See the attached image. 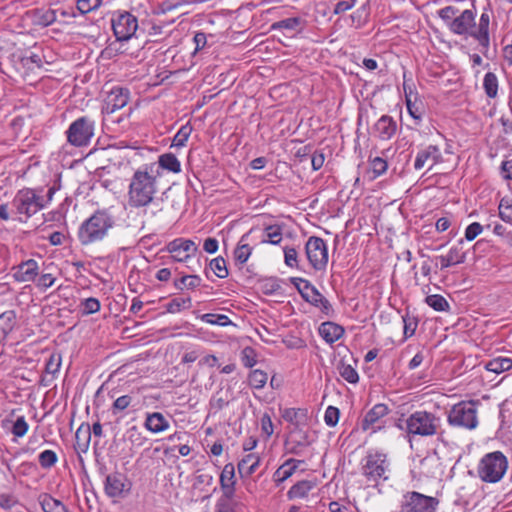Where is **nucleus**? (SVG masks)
Listing matches in <instances>:
<instances>
[{"instance_id":"nucleus-1","label":"nucleus","mask_w":512,"mask_h":512,"mask_svg":"<svg viewBox=\"0 0 512 512\" xmlns=\"http://www.w3.org/2000/svg\"><path fill=\"white\" fill-rule=\"evenodd\" d=\"M438 16L455 35L471 37L487 50L490 45V14L483 12L476 24V12L471 9L460 11L455 6H446L438 10Z\"/></svg>"},{"instance_id":"nucleus-2","label":"nucleus","mask_w":512,"mask_h":512,"mask_svg":"<svg viewBox=\"0 0 512 512\" xmlns=\"http://www.w3.org/2000/svg\"><path fill=\"white\" fill-rule=\"evenodd\" d=\"M397 427L405 432L409 441L415 437H433L441 430V418L433 412L417 410L406 419H400Z\"/></svg>"},{"instance_id":"nucleus-3","label":"nucleus","mask_w":512,"mask_h":512,"mask_svg":"<svg viewBox=\"0 0 512 512\" xmlns=\"http://www.w3.org/2000/svg\"><path fill=\"white\" fill-rule=\"evenodd\" d=\"M157 178L146 170H137L132 175L128 187V205L140 207L156 199Z\"/></svg>"},{"instance_id":"nucleus-4","label":"nucleus","mask_w":512,"mask_h":512,"mask_svg":"<svg viewBox=\"0 0 512 512\" xmlns=\"http://www.w3.org/2000/svg\"><path fill=\"white\" fill-rule=\"evenodd\" d=\"M508 469V459L501 451L485 454L477 466L478 477L485 483H498Z\"/></svg>"},{"instance_id":"nucleus-5","label":"nucleus","mask_w":512,"mask_h":512,"mask_svg":"<svg viewBox=\"0 0 512 512\" xmlns=\"http://www.w3.org/2000/svg\"><path fill=\"white\" fill-rule=\"evenodd\" d=\"M362 475L367 483L377 485L388 479L390 463L387 455L380 451H369L361 463Z\"/></svg>"},{"instance_id":"nucleus-6","label":"nucleus","mask_w":512,"mask_h":512,"mask_svg":"<svg viewBox=\"0 0 512 512\" xmlns=\"http://www.w3.org/2000/svg\"><path fill=\"white\" fill-rule=\"evenodd\" d=\"M42 208V198L33 189L19 190L12 201V221L26 222Z\"/></svg>"},{"instance_id":"nucleus-7","label":"nucleus","mask_w":512,"mask_h":512,"mask_svg":"<svg viewBox=\"0 0 512 512\" xmlns=\"http://www.w3.org/2000/svg\"><path fill=\"white\" fill-rule=\"evenodd\" d=\"M447 422L456 428L476 429L479 424L478 403L476 401H461L453 405L448 412Z\"/></svg>"},{"instance_id":"nucleus-8","label":"nucleus","mask_w":512,"mask_h":512,"mask_svg":"<svg viewBox=\"0 0 512 512\" xmlns=\"http://www.w3.org/2000/svg\"><path fill=\"white\" fill-rule=\"evenodd\" d=\"M95 121L82 116L73 121L66 131L67 141L75 147L87 146L94 136Z\"/></svg>"},{"instance_id":"nucleus-9","label":"nucleus","mask_w":512,"mask_h":512,"mask_svg":"<svg viewBox=\"0 0 512 512\" xmlns=\"http://www.w3.org/2000/svg\"><path fill=\"white\" fill-rule=\"evenodd\" d=\"M112 29L117 41H128L138 29V20L130 12L118 11L113 14Z\"/></svg>"},{"instance_id":"nucleus-10","label":"nucleus","mask_w":512,"mask_h":512,"mask_svg":"<svg viewBox=\"0 0 512 512\" xmlns=\"http://www.w3.org/2000/svg\"><path fill=\"white\" fill-rule=\"evenodd\" d=\"M438 505L437 498L412 491L404 495L401 512H436Z\"/></svg>"},{"instance_id":"nucleus-11","label":"nucleus","mask_w":512,"mask_h":512,"mask_svg":"<svg viewBox=\"0 0 512 512\" xmlns=\"http://www.w3.org/2000/svg\"><path fill=\"white\" fill-rule=\"evenodd\" d=\"M307 259L317 271L324 270L328 263V249L326 243L318 237H310L305 246Z\"/></svg>"},{"instance_id":"nucleus-12","label":"nucleus","mask_w":512,"mask_h":512,"mask_svg":"<svg viewBox=\"0 0 512 512\" xmlns=\"http://www.w3.org/2000/svg\"><path fill=\"white\" fill-rule=\"evenodd\" d=\"M130 490L131 484L124 474L113 472L106 475L104 480V492L109 498H124L129 494Z\"/></svg>"},{"instance_id":"nucleus-13","label":"nucleus","mask_w":512,"mask_h":512,"mask_svg":"<svg viewBox=\"0 0 512 512\" xmlns=\"http://www.w3.org/2000/svg\"><path fill=\"white\" fill-rule=\"evenodd\" d=\"M164 251L170 253L171 258L176 262H187L197 253L198 247L190 239L176 238L166 245Z\"/></svg>"},{"instance_id":"nucleus-14","label":"nucleus","mask_w":512,"mask_h":512,"mask_svg":"<svg viewBox=\"0 0 512 512\" xmlns=\"http://www.w3.org/2000/svg\"><path fill=\"white\" fill-rule=\"evenodd\" d=\"M389 413V408L383 403L375 404L363 417L360 423L362 431L374 434L383 429L382 419Z\"/></svg>"},{"instance_id":"nucleus-15","label":"nucleus","mask_w":512,"mask_h":512,"mask_svg":"<svg viewBox=\"0 0 512 512\" xmlns=\"http://www.w3.org/2000/svg\"><path fill=\"white\" fill-rule=\"evenodd\" d=\"M463 240H460L457 245L452 246L447 254L439 255L435 257V266L440 265V270L447 269L451 266L462 264L466 260V252L463 251L462 247Z\"/></svg>"},{"instance_id":"nucleus-16","label":"nucleus","mask_w":512,"mask_h":512,"mask_svg":"<svg viewBox=\"0 0 512 512\" xmlns=\"http://www.w3.org/2000/svg\"><path fill=\"white\" fill-rule=\"evenodd\" d=\"M442 161V154L438 146L429 145L417 153L414 162V168L416 170H420L427 163H430V165L433 166L435 164L441 163Z\"/></svg>"},{"instance_id":"nucleus-17","label":"nucleus","mask_w":512,"mask_h":512,"mask_svg":"<svg viewBox=\"0 0 512 512\" xmlns=\"http://www.w3.org/2000/svg\"><path fill=\"white\" fill-rule=\"evenodd\" d=\"M14 269V278L18 282H34L39 272L38 263L34 259L24 261Z\"/></svg>"},{"instance_id":"nucleus-18","label":"nucleus","mask_w":512,"mask_h":512,"mask_svg":"<svg viewBox=\"0 0 512 512\" xmlns=\"http://www.w3.org/2000/svg\"><path fill=\"white\" fill-rule=\"evenodd\" d=\"M304 464L303 460L289 458L273 474L274 483L279 486L284 481L289 479L297 469Z\"/></svg>"},{"instance_id":"nucleus-19","label":"nucleus","mask_w":512,"mask_h":512,"mask_svg":"<svg viewBox=\"0 0 512 512\" xmlns=\"http://www.w3.org/2000/svg\"><path fill=\"white\" fill-rule=\"evenodd\" d=\"M109 226H79L78 237L83 245L102 240Z\"/></svg>"},{"instance_id":"nucleus-20","label":"nucleus","mask_w":512,"mask_h":512,"mask_svg":"<svg viewBox=\"0 0 512 512\" xmlns=\"http://www.w3.org/2000/svg\"><path fill=\"white\" fill-rule=\"evenodd\" d=\"M374 133L381 140H390L396 133L397 124L388 115L381 116L374 125Z\"/></svg>"},{"instance_id":"nucleus-21","label":"nucleus","mask_w":512,"mask_h":512,"mask_svg":"<svg viewBox=\"0 0 512 512\" xmlns=\"http://www.w3.org/2000/svg\"><path fill=\"white\" fill-rule=\"evenodd\" d=\"M144 427L153 434H159L169 429L170 423L160 412L146 413Z\"/></svg>"},{"instance_id":"nucleus-22","label":"nucleus","mask_w":512,"mask_h":512,"mask_svg":"<svg viewBox=\"0 0 512 512\" xmlns=\"http://www.w3.org/2000/svg\"><path fill=\"white\" fill-rule=\"evenodd\" d=\"M260 456L255 453H249L242 457L238 462L237 468L241 478H248L253 475L260 465Z\"/></svg>"},{"instance_id":"nucleus-23","label":"nucleus","mask_w":512,"mask_h":512,"mask_svg":"<svg viewBox=\"0 0 512 512\" xmlns=\"http://www.w3.org/2000/svg\"><path fill=\"white\" fill-rule=\"evenodd\" d=\"M303 299L309 304L319 308L321 312L327 316H330L333 312V308L330 302L319 292L315 286L310 292L306 293V296H304Z\"/></svg>"},{"instance_id":"nucleus-24","label":"nucleus","mask_w":512,"mask_h":512,"mask_svg":"<svg viewBox=\"0 0 512 512\" xmlns=\"http://www.w3.org/2000/svg\"><path fill=\"white\" fill-rule=\"evenodd\" d=\"M319 334L327 343L333 344L344 335V328L328 321L320 325Z\"/></svg>"},{"instance_id":"nucleus-25","label":"nucleus","mask_w":512,"mask_h":512,"mask_svg":"<svg viewBox=\"0 0 512 512\" xmlns=\"http://www.w3.org/2000/svg\"><path fill=\"white\" fill-rule=\"evenodd\" d=\"M281 416L286 422L299 427L306 424L308 410L305 408H285Z\"/></svg>"},{"instance_id":"nucleus-26","label":"nucleus","mask_w":512,"mask_h":512,"mask_svg":"<svg viewBox=\"0 0 512 512\" xmlns=\"http://www.w3.org/2000/svg\"><path fill=\"white\" fill-rule=\"evenodd\" d=\"M91 440V428L89 424H81L75 432L74 447L78 453H86Z\"/></svg>"},{"instance_id":"nucleus-27","label":"nucleus","mask_w":512,"mask_h":512,"mask_svg":"<svg viewBox=\"0 0 512 512\" xmlns=\"http://www.w3.org/2000/svg\"><path fill=\"white\" fill-rule=\"evenodd\" d=\"M315 486L312 480H301L288 490L287 497L289 500L306 498Z\"/></svg>"},{"instance_id":"nucleus-28","label":"nucleus","mask_w":512,"mask_h":512,"mask_svg":"<svg viewBox=\"0 0 512 512\" xmlns=\"http://www.w3.org/2000/svg\"><path fill=\"white\" fill-rule=\"evenodd\" d=\"M128 91L123 89H114L108 97V106H111V111L123 108L128 103Z\"/></svg>"},{"instance_id":"nucleus-29","label":"nucleus","mask_w":512,"mask_h":512,"mask_svg":"<svg viewBox=\"0 0 512 512\" xmlns=\"http://www.w3.org/2000/svg\"><path fill=\"white\" fill-rule=\"evenodd\" d=\"M134 396L132 394H125V395H121L119 397H117L112 406H111V413L112 415L114 416H117V415H121L123 416L124 412L129 408V407H134Z\"/></svg>"},{"instance_id":"nucleus-30","label":"nucleus","mask_w":512,"mask_h":512,"mask_svg":"<svg viewBox=\"0 0 512 512\" xmlns=\"http://www.w3.org/2000/svg\"><path fill=\"white\" fill-rule=\"evenodd\" d=\"M512 368V359L508 357H497L489 360L485 364V369L489 372L500 374Z\"/></svg>"},{"instance_id":"nucleus-31","label":"nucleus","mask_w":512,"mask_h":512,"mask_svg":"<svg viewBox=\"0 0 512 512\" xmlns=\"http://www.w3.org/2000/svg\"><path fill=\"white\" fill-rule=\"evenodd\" d=\"M159 166L173 173L181 172V163L173 153H164L158 158Z\"/></svg>"},{"instance_id":"nucleus-32","label":"nucleus","mask_w":512,"mask_h":512,"mask_svg":"<svg viewBox=\"0 0 512 512\" xmlns=\"http://www.w3.org/2000/svg\"><path fill=\"white\" fill-rule=\"evenodd\" d=\"M40 505L44 512H67L66 506L49 494H44L41 497Z\"/></svg>"},{"instance_id":"nucleus-33","label":"nucleus","mask_w":512,"mask_h":512,"mask_svg":"<svg viewBox=\"0 0 512 512\" xmlns=\"http://www.w3.org/2000/svg\"><path fill=\"white\" fill-rule=\"evenodd\" d=\"M139 208H141L140 213L143 215V221H152L162 213L161 202L158 199H153L148 204L140 205Z\"/></svg>"},{"instance_id":"nucleus-34","label":"nucleus","mask_w":512,"mask_h":512,"mask_svg":"<svg viewBox=\"0 0 512 512\" xmlns=\"http://www.w3.org/2000/svg\"><path fill=\"white\" fill-rule=\"evenodd\" d=\"M199 320L204 323L216 325L220 327H226L229 325H233V322L229 319L227 315L224 314H216V313H205L197 316Z\"/></svg>"},{"instance_id":"nucleus-35","label":"nucleus","mask_w":512,"mask_h":512,"mask_svg":"<svg viewBox=\"0 0 512 512\" xmlns=\"http://www.w3.org/2000/svg\"><path fill=\"white\" fill-rule=\"evenodd\" d=\"M499 82L495 73L487 72L483 79V88L488 98H496L498 94Z\"/></svg>"},{"instance_id":"nucleus-36","label":"nucleus","mask_w":512,"mask_h":512,"mask_svg":"<svg viewBox=\"0 0 512 512\" xmlns=\"http://www.w3.org/2000/svg\"><path fill=\"white\" fill-rule=\"evenodd\" d=\"M62 357L59 353H52L45 364V377L50 376L49 381L55 379L61 368Z\"/></svg>"},{"instance_id":"nucleus-37","label":"nucleus","mask_w":512,"mask_h":512,"mask_svg":"<svg viewBox=\"0 0 512 512\" xmlns=\"http://www.w3.org/2000/svg\"><path fill=\"white\" fill-rule=\"evenodd\" d=\"M202 279L198 275H185L174 281V287L177 290L196 289L201 285Z\"/></svg>"},{"instance_id":"nucleus-38","label":"nucleus","mask_w":512,"mask_h":512,"mask_svg":"<svg viewBox=\"0 0 512 512\" xmlns=\"http://www.w3.org/2000/svg\"><path fill=\"white\" fill-rule=\"evenodd\" d=\"M425 303L437 312H446L450 309V304L446 298L440 294L428 295L425 298Z\"/></svg>"},{"instance_id":"nucleus-39","label":"nucleus","mask_w":512,"mask_h":512,"mask_svg":"<svg viewBox=\"0 0 512 512\" xmlns=\"http://www.w3.org/2000/svg\"><path fill=\"white\" fill-rule=\"evenodd\" d=\"M223 495L218 502L219 512H232V509L228 507L229 503L233 501L235 496V485L221 486Z\"/></svg>"},{"instance_id":"nucleus-40","label":"nucleus","mask_w":512,"mask_h":512,"mask_svg":"<svg viewBox=\"0 0 512 512\" xmlns=\"http://www.w3.org/2000/svg\"><path fill=\"white\" fill-rule=\"evenodd\" d=\"M58 462V455L55 451L46 449L39 453L38 463L44 470H49Z\"/></svg>"},{"instance_id":"nucleus-41","label":"nucleus","mask_w":512,"mask_h":512,"mask_svg":"<svg viewBox=\"0 0 512 512\" xmlns=\"http://www.w3.org/2000/svg\"><path fill=\"white\" fill-rule=\"evenodd\" d=\"M403 89H404V93H405L406 106H407L408 113L415 120H420L422 118V111H421L420 107L415 102H412V100H411V94H412L411 87L408 86L406 84V82H404Z\"/></svg>"},{"instance_id":"nucleus-42","label":"nucleus","mask_w":512,"mask_h":512,"mask_svg":"<svg viewBox=\"0 0 512 512\" xmlns=\"http://www.w3.org/2000/svg\"><path fill=\"white\" fill-rule=\"evenodd\" d=\"M268 375L266 372L260 369L252 370L248 375V383L253 389H262L266 385Z\"/></svg>"},{"instance_id":"nucleus-43","label":"nucleus","mask_w":512,"mask_h":512,"mask_svg":"<svg viewBox=\"0 0 512 512\" xmlns=\"http://www.w3.org/2000/svg\"><path fill=\"white\" fill-rule=\"evenodd\" d=\"M114 217L111 213V208L106 210H99L91 217L86 219L83 224H112Z\"/></svg>"},{"instance_id":"nucleus-44","label":"nucleus","mask_w":512,"mask_h":512,"mask_svg":"<svg viewBox=\"0 0 512 512\" xmlns=\"http://www.w3.org/2000/svg\"><path fill=\"white\" fill-rule=\"evenodd\" d=\"M16 325V313L13 310H8L0 314V329L9 335Z\"/></svg>"},{"instance_id":"nucleus-45","label":"nucleus","mask_w":512,"mask_h":512,"mask_svg":"<svg viewBox=\"0 0 512 512\" xmlns=\"http://www.w3.org/2000/svg\"><path fill=\"white\" fill-rule=\"evenodd\" d=\"M244 239L245 236L241 238L240 243L234 251L235 262L239 265H244L252 253V248L248 244L243 243Z\"/></svg>"},{"instance_id":"nucleus-46","label":"nucleus","mask_w":512,"mask_h":512,"mask_svg":"<svg viewBox=\"0 0 512 512\" xmlns=\"http://www.w3.org/2000/svg\"><path fill=\"white\" fill-rule=\"evenodd\" d=\"M192 300L190 297L187 298H174L167 305L166 310L169 313L175 314L179 313L184 309H188L191 307Z\"/></svg>"},{"instance_id":"nucleus-47","label":"nucleus","mask_w":512,"mask_h":512,"mask_svg":"<svg viewBox=\"0 0 512 512\" xmlns=\"http://www.w3.org/2000/svg\"><path fill=\"white\" fill-rule=\"evenodd\" d=\"M403 320V335L404 339H408L415 334V331L418 326V320L416 317L411 316L409 313H406L402 316Z\"/></svg>"},{"instance_id":"nucleus-48","label":"nucleus","mask_w":512,"mask_h":512,"mask_svg":"<svg viewBox=\"0 0 512 512\" xmlns=\"http://www.w3.org/2000/svg\"><path fill=\"white\" fill-rule=\"evenodd\" d=\"M339 374L340 376L351 384H356L359 381V375L355 368H353L350 364L341 363L339 365Z\"/></svg>"},{"instance_id":"nucleus-49","label":"nucleus","mask_w":512,"mask_h":512,"mask_svg":"<svg viewBox=\"0 0 512 512\" xmlns=\"http://www.w3.org/2000/svg\"><path fill=\"white\" fill-rule=\"evenodd\" d=\"M192 127L188 124L183 125L178 132L175 134L172 140L171 147H183L185 146L190 134Z\"/></svg>"},{"instance_id":"nucleus-50","label":"nucleus","mask_w":512,"mask_h":512,"mask_svg":"<svg viewBox=\"0 0 512 512\" xmlns=\"http://www.w3.org/2000/svg\"><path fill=\"white\" fill-rule=\"evenodd\" d=\"M260 289L265 295H274L281 289V285L277 278L270 277L260 282Z\"/></svg>"},{"instance_id":"nucleus-51","label":"nucleus","mask_w":512,"mask_h":512,"mask_svg":"<svg viewBox=\"0 0 512 512\" xmlns=\"http://www.w3.org/2000/svg\"><path fill=\"white\" fill-rule=\"evenodd\" d=\"M126 435H127L128 441L133 446H136V447L143 446L147 441V438L140 432L138 427L135 425L131 426L130 428L127 429Z\"/></svg>"},{"instance_id":"nucleus-52","label":"nucleus","mask_w":512,"mask_h":512,"mask_svg":"<svg viewBox=\"0 0 512 512\" xmlns=\"http://www.w3.org/2000/svg\"><path fill=\"white\" fill-rule=\"evenodd\" d=\"M29 430V424L27 423L24 416H18L15 421L12 422L11 433L17 437L22 438L26 435Z\"/></svg>"},{"instance_id":"nucleus-53","label":"nucleus","mask_w":512,"mask_h":512,"mask_svg":"<svg viewBox=\"0 0 512 512\" xmlns=\"http://www.w3.org/2000/svg\"><path fill=\"white\" fill-rule=\"evenodd\" d=\"M220 485H236L235 467L232 463H227L220 474Z\"/></svg>"},{"instance_id":"nucleus-54","label":"nucleus","mask_w":512,"mask_h":512,"mask_svg":"<svg viewBox=\"0 0 512 512\" xmlns=\"http://www.w3.org/2000/svg\"><path fill=\"white\" fill-rule=\"evenodd\" d=\"M210 268L214 274L221 279L226 278L229 274L226 267V261L223 257L220 256L211 260Z\"/></svg>"},{"instance_id":"nucleus-55","label":"nucleus","mask_w":512,"mask_h":512,"mask_svg":"<svg viewBox=\"0 0 512 512\" xmlns=\"http://www.w3.org/2000/svg\"><path fill=\"white\" fill-rule=\"evenodd\" d=\"M240 358L243 366L246 368H252L257 363V353L255 349L250 346L242 349Z\"/></svg>"},{"instance_id":"nucleus-56","label":"nucleus","mask_w":512,"mask_h":512,"mask_svg":"<svg viewBox=\"0 0 512 512\" xmlns=\"http://www.w3.org/2000/svg\"><path fill=\"white\" fill-rule=\"evenodd\" d=\"M302 22H303V20L299 17L286 18V19H283L281 21L274 23L272 25V28L273 29L279 28V29H286V30L294 31L301 26Z\"/></svg>"},{"instance_id":"nucleus-57","label":"nucleus","mask_w":512,"mask_h":512,"mask_svg":"<svg viewBox=\"0 0 512 512\" xmlns=\"http://www.w3.org/2000/svg\"><path fill=\"white\" fill-rule=\"evenodd\" d=\"M102 0H78L77 9L81 14H87L100 7Z\"/></svg>"},{"instance_id":"nucleus-58","label":"nucleus","mask_w":512,"mask_h":512,"mask_svg":"<svg viewBox=\"0 0 512 512\" xmlns=\"http://www.w3.org/2000/svg\"><path fill=\"white\" fill-rule=\"evenodd\" d=\"M292 284L295 286V288L298 290L302 298L306 296V293L310 292L314 285L312 283L304 278H291Z\"/></svg>"},{"instance_id":"nucleus-59","label":"nucleus","mask_w":512,"mask_h":512,"mask_svg":"<svg viewBox=\"0 0 512 512\" xmlns=\"http://www.w3.org/2000/svg\"><path fill=\"white\" fill-rule=\"evenodd\" d=\"M339 409L334 406H328L325 410L324 421L329 427H334L339 421Z\"/></svg>"},{"instance_id":"nucleus-60","label":"nucleus","mask_w":512,"mask_h":512,"mask_svg":"<svg viewBox=\"0 0 512 512\" xmlns=\"http://www.w3.org/2000/svg\"><path fill=\"white\" fill-rule=\"evenodd\" d=\"M499 215L505 222L512 221V202L510 200H501L499 205Z\"/></svg>"},{"instance_id":"nucleus-61","label":"nucleus","mask_w":512,"mask_h":512,"mask_svg":"<svg viewBox=\"0 0 512 512\" xmlns=\"http://www.w3.org/2000/svg\"><path fill=\"white\" fill-rule=\"evenodd\" d=\"M56 278L51 273H44L37 276L36 280L34 281L36 283V286L41 290H46L53 286L55 283Z\"/></svg>"},{"instance_id":"nucleus-62","label":"nucleus","mask_w":512,"mask_h":512,"mask_svg":"<svg viewBox=\"0 0 512 512\" xmlns=\"http://www.w3.org/2000/svg\"><path fill=\"white\" fill-rule=\"evenodd\" d=\"M388 168L387 162L381 157H375L371 160V169L374 177H378L386 172Z\"/></svg>"},{"instance_id":"nucleus-63","label":"nucleus","mask_w":512,"mask_h":512,"mask_svg":"<svg viewBox=\"0 0 512 512\" xmlns=\"http://www.w3.org/2000/svg\"><path fill=\"white\" fill-rule=\"evenodd\" d=\"M297 251L294 248H286L284 250V261L285 264L291 268H294L298 264Z\"/></svg>"},{"instance_id":"nucleus-64","label":"nucleus","mask_w":512,"mask_h":512,"mask_svg":"<svg viewBox=\"0 0 512 512\" xmlns=\"http://www.w3.org/2000/svg\"><path fill=\"white\" fill-rule=\"evenodd\" d=\"M500 174L504 180H512V158L501 163Z\"/></svg>"}]
</instances>
